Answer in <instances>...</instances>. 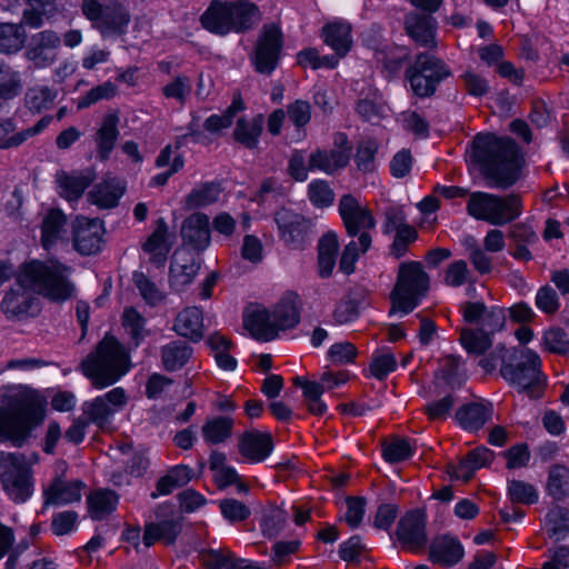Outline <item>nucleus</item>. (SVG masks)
I'll list each match as a JSON object with an SVG mask.
<instances>
[{"label":"nucleus","mask_w":569,"mask_h":569,"mask_svg":"<svg viewBox=\"0 0 569 569\" xmlns=\"http://www.w3.org/2000/svg\"><path fill=\"white\" fill-rule=\"evenodd\" d=\"M118 496L109 489H98L88 497L89 513L92 519L101 520L116 510Z\"/></svg>","instance_id":"nucleus-39"},{"label":"nucleus","mask_w":569,"mask_h":569,"mask_svg":"<svg viewBox=\"0 0 569 569\" xmlns=\"http://www.w3.org/2000/svg\"><path fill=\"white\" fill-rule=\"evenodd\" d=\"M0 482L6 493L17 503L31 497L32 472L23 453L0 451Z\"/></svg>","instance_id":"nucleus-10"},{"label":"nucleus","mask_w":569,"mask_h":569,"mask_svg":"<svg viewBox=\"0 0 569 569\" xmlns=\"http://www.w3.org/2000/svg\"><path fill=\"white\" fill-rule=\"evenodd\" d=\"M83 373L97 389L113 385L130 367L126 349L113 336H104L81 363Z\"/></svg>","instance_id":"nucleus-5"},{"label":"nucleus","mask_w":569,"mask_h":569,"mask_svg":"<svg viewBox=\"0 0 569 569\" xmlns=\"http://www.w3.org/2000/svg\"><path fill=\"white\" fill-rule=\"evenodd\" d=\"M201 267L199 258L193 257L190 252L176 251L170 264V286L176 291H181L186 286L190 284Z\"/></svg>","instance_id":"nucleus-25"},{"label":"nucleus","mask_w":569,"mask_h":569,"mask_svg":"<svg viewBox=\"0 0 569 569\" xmlns=\"http://www.w3.org/2000/svg\"><path fill=\"white\" fill-rule=\"evenodd\" d=\"M94 178V173L91 170L58 174L57 181L61 189L60 196L68 201L78 200Z\"/></svg>","instance_id":"nucleus-32"},{"label":"nucleus","mask_w":569,"mask_h":569,"mask_svg":"<svg viewBox=\"0 0 569 569\" xmlns=\"http://www.w3.org/2000/svg\"><path fill=\"white\" fill-rule=\"evenodd\" d=\"M457 399L452 393H446L445 396L430 401L426 406V412L430 419H445L453 406L456 405Z\"/></svg>","instance_id":"nucleus-61"},{"label":"nucleus","mask_w":569,"mask_h":569,"mask_svg":"<svg viewBox=\"0 0 569 569\" xmlns=\"http://www.w3.org/2000/svg\"><path fill=\"white\" fill-rule=\"evenodd\" d=\"M183 246L202 252L210 244V224L207 214L196 212L186 218L181 226Z\"/></svg>","instance_id":"nucleus-22"},{"label":"nucleus","mask_w":569,"mask_h":569,"mask_svg":"<svg viewBox=\"0 0 569 569\" xmlns=\"http://www.w3.org/2000/svg\"><path fill=\"white\" fill-rule=\"evenodd\" d=\"M309 199L316 207H329L335 199L332 189L326 181L317 180L309 184Z\"/></svg>","instance_id":"nucleus-55"},{"label":"nucleus","mask_w":569,"mask_h":569,"mask_svg":"<svg viewBox=\"0 0 569 569\" xmlns=\"http://www.w3.org/2000/svg\"><path fill=\"white\" fill-rule=\"evenodd\" d=\"M220 192L219 183L207 182L188 194L186 204L190 209L209 206L218 200Z\"/></svg>","instance_id":"nucleus-46"},{"label":"nucleus","mask_w":569,"mask_h":569,"mask_svg":"<svg viewBox=\"0 0 569 569\" xmlns=\"http://www.w3.org/2000/svg\"><path fill=\"white\" fill-rule=\"evenodd\" d=\"M407 34L419 46L436 48V19L426 13L410 12L405 18Z\"/></svg>","instance_id":"nucleus-24"},{"label":"nucleus","mask_w":569,"mask_h":569,"mask_svg":"<svg viewBox=\"0 0 569 569\" xmlns=\"http://www.w3.org/2000/svg\"><path fill=\"white\" fill-rule=\"evenodd\" d=\"M119 117L116 112L106 114L102 126L97 132V152L101 160H107L119 136Z\"/></svg>","instance_id":"nucleus-36"},{"label":"nucleus","mask_w":569,"mask_h":569,"mask_svg":"<svg viewBox=\"0 0 569 569\" xmlns=\"http://www.w3.org/2000/svg\"><path fill=\"white\" fill-rule=\"evenodd\" d=\"M20 88L19 73L0 64V99L8 100L16 97Z\"/></svg>","instance_id":"nucleus-53"},{"label":"nucleus","mask_w":569,"mask_h":569,"mask_svg":"<svg viewBox=\"0 0 569 569\" xmlns=\"http://www.w3.org/2000/svg\"><path fill=\"white\" fill-rule=\"evenodd\" d=\"M207 345L214 353L217 365L224 370H233L237 367V360L229 355L231 341L216 332L208 337Z\"/></svg>","instance_id":"nucleus-45"},{"label":"nucleus","mask_w":569,"mask_h":569,"mask_svg":"<svg viewBox=\"0 0 569 569\" xmlns=\"http://www.w3.org/2000/svg\"><path fill=\"white\" fill-rule=\"evenodd\" d=\"M81 487L80 481L56 479L44 490V506H62L79 501L81 499Z\"/></svg>","instance_id":"nucleus-31"},{"label":"nucleus","mask_w":569,"mask_h":569,"mask_svg":"<svg viewBox=\"0 0 569 569\" xmlns=\"http://www.w3.org/2000/svg\"><path fill=\"white\" fill-rule=\"evenodd\" d=\"M280 238L293 249H301L309 240L311 220L291 209L281 208L274 213Z\"/></svg>","instance_id":"nucleus-17"},{"label":"nucleus","mask_w":569,"mask_h":569,"mask_svg":"<svg viewBox=\"0 0 569 569\" xmlns=\"http://www.w3.org/2000/svg\"><path fill=\"white\" fill-rule=\"evenodd\" d=\"M116 93L117 87L112 82L107 81L102 84L92 88L83 98H81L78 102V108H88L91 104L98 102L99 100L111 99L116 96Z\"/></svg>","instance_id":"nucleus-57"},{"label":"nucleus","mask_w":569,"mask_h":569,"mask_svg":"<svg viewBox=\"0 0 569 569\" xmlns=\"http://www.w3.org/2000/svg\"><path fill=\"white\" fill-rule=\"evenodd\" d=\"M437 386L439 388L460 389L467 380L466 370L461 367L460 358L448 356L443 360L442 367L436 375Z\"/></svg>","instance_id":"nucleus-35"},{"label":"nucleus","mask_w":569,"mask_h":569,"mask_svg":"<svg viewBox=\"0 0 569 569\" xmlns=\"http://www.w3.org/2000/svg\"><path fill=\"white\" fill-rule=\"evenodd\" d=\"M508 495L513 502L522 505H532L538 501V492L536 488L522 480L508 481Z\"/></svg>","instance_id":"nucleus-48"},{"label":"nucleus","mask_w":569,"mask_h":569,"mask_svg":"<svg viewBox=\"0 0 569 569\" xmlns=\"http://www.w3.org/2000/svg\"><path fill=\"white\" fill-rule=\"evenodd\" d=\"M493 459V452L487 447H477L471 450L468 456L453 467L451 477L462 479L465 482L469 481L475 471L487 466Z\"/></svg>","instance_id":"nucleus-34"},{"label":"nucleus","mask_w":569,"mask_h":569,"mask_svg":"<svg viewBox=\"0 0 569 569\" xmlns=\"http://www.w3.org/2000/svg\"><path fill=\"white\" fill-rule=\"evenodd\" d=\"M450 76L451 72L445 62L429 53H419L406 70V78L419 98L435 94L438 84Z\"/></svg>","instance_id":"nucleus-12"},{"label":"nucleus","mask_w":569,"mask_h":569,"mask_svg":"<svg viewBox=\"0 0 569 569\" xmlns=\"http://www.w3.org/2000/svg\"><path fill=\"white\" fill-rule=\"evenodd\" d=\"M546 525L550 537L562 539L569 532V510L553 507L546 517Z\"/></svg>","instance_id":"nucleus-47"},{"label":"nucleus","mask_w":569,"mask_h":569,"mask_svg":"<svg viewBox=\"0 0 569 569\" xmlns=\"http://www.w3.org/2000/svg\"><path fill=\"white\" fill-rule=\"evenodd\" d=\"M339 213L350 237L359 234V244L362 252H366L371 244V237L367 230L376 226L371 212L361 207L352 194H345L339 201Z\"/></svg>","instance_id":"nucleus-13"},{"label":"nucleus","mask_w":569,"mask_h":569,"mask_svg":"<svg viewBox=\"0 0 569 569\" xmlns=\"http://www.w3.org/2000/svg\"><path fill=\"white\" fill-rule=\"evenodd\" d=\"M282 46L280 28L274 23L264 24L251 56L256 71L262 74H271L279 63Z\"/></svg>","instance_id":"nucleus-14"},{"label":"nucleus","mask_w":569,"mask_h":569,"mask_svg":"<svg viewBox=\"0 0 569 569\" xmlns=\"http://www.w3.org/2000/svg\"><path fill=\"white\" fill-rule=\"evenodd\" d=\"M506 322V316L503 309L491 308L486 309V313L482 318L479 329L488 336H492L495 332L501 330Z\"/></svg>","instance_id":"nucleus-63"},{"label":"nucleus","mask_w":569,"mask_h":569,"mask_svg":"<svg viewBox=\"0 0 569 569\" xmlns=\"http://www.w3.org/2000/svg\"><path fill=\"white\" fill-rule=\"evenodd\" d=\"M465 549L459 539L451 535L435 537L429 546V559L443 567H452L460 562Z\"/></svg>","instance_id":"nucleus-23"},{"label":"nucleus","mask_w":569,"mask_h":569,"mask_svg":"<svg viewBox=\"0 0 569 569\" xmlns=\"http://www.w3.org/2000/svg\"><path fill=\"white\" fill-rule=\"evenodd\" d=\"M536 306L548 315H553L559 309V299L556 290L546 284L536 295Z\"/></svg>","instance_id":"nucleus-64"},{"label":"nucleus","mask_w":569,"mask_h":569,"mask_svg":"<svg viewBox=\"0 0 569 569\" xmlns=\"http://www.w3.org/2000/svg\"><path fill=\"white\" fill-rule=\"evenodd\" d=\"M122 322L134 343L138 345L143 338V317L134 308H128L123 312Z\"/></svg>","instance_id":"nucleus-60"},{"label":"nucleus","mask_w":569,"mask_h":569,"mask_svg":"<svg viewBox=\"0 0 569 569\" xmlns=\"http://www.w3.org/2000/svg\"><path fill=\"white\" fill-rule=\"evenodd\" d=\"M103 221L79 216L72 222L73 248L82 256L98 253L103 243Z\"/></svg>","instance_id":"nucleus-18"},{"label":"nucleus","mask_w":569,"mask_h":569,"mask_svg":"<svg viewBox=\"0 0 569 569\" xmlns=\"http://www.w3.org/2000/svg\"><path fill=\"white\" fill-rule=\"evenodd\" d=\"M472 159L489 187L507 190L520 179L523 158L509 137L478 133L472 142Z\"/></svg>","instance_id":"nucleus-2"},{"label":"nucleus","mask_w":569,"mask_h":569,"mask_svg":"<svg viewBox=\"0 0 569 569\" xmlns=\"http://www.w3.org/2000/svg\"><path fill=\"white\" fill-rule=\"evenodd\" d=\"M460 343L469 355L485 356L492 347V339L479 328H462Z\"/></svg>","instance_id":"nucleus-41"},{"label":"nucleus","mask_w":569,"mask_h":569,"mask_svg":"<svg viewBox=\"0 0 569 569\" xmlns=\"http://www.w3.org/2000/svg\"><path fill=\"white\" fill-rule=\"evenodd\" d=\"M378 144L375 140H363L358 144L355 161L359 170L370 172L375 169V156Z\"/></svg>","instance_id":"nucleus-49"},{"label":"nucleus","mask_w":569,"mask_h":569,"mask_svg":"<svg viewBox=\"0 0 569 569\" xmlns=\"http://www.w3.org/2000/svg\"><path fill=\"white\" fill-rule=\"evenodd\" d=\"M124 190L126 184L123 181L110 178L96 184L88 197L91 203L98 206L100 209H112L118 206Z\"/></svg>","instance_id":"nucleus-28"},{"label":"nucleus","mask_w":569,"mask_h":569,"mask_svg":"<svg viewBox=\"0 0 569 569\" xmlns=\"http://www.w3.org/2000/svg\"><path fill=\"white\" fill-rule=\"evenodd\" d=\"M261 20L259 8L249 1L213 0L200 18L208 31L224 36L230 31L244 32Z\"/></svg>","instance_id":"nucleus-6"},{"label":"nucleus","mask_w":569,"mask_h":569,"mask_svg":"<svg viewBox=\"0 0 569 569\" xmlns=\"http://www.w3.org/2000/svg\"><path fill=\"white\" fill-rule=\"evenodd\" d=\"M522 201L517 193L500 197L487 192H472L467 211L477 220H483L493 226L512 222L521 214Z\"/></svg>","instance_id":"nucleus-8"},{"label":"nucleus","mask_w":569,"mask_h":569,"mask_svg":"<svg viewBox=\"0 0 569 569\" xmlns=\"http://www.w3.org/2000/svg\"><path fill=\"white\" fill-rule=\"evenodd\" d=\"M540 366L541 361L536 352L527 348L513 347L505 358L500 375L510 385L525 390L545 389L548 383L541 373Z\"/></svg>","instance_id":"nucleus-9"},{"label":"nucleus","mask_w":569,"mask_h":569,"mask_svg":"<svg viewBox=\"0 0 569 569\" xmlns=\"http://www.w3.org/2000/svg\"><path fill=\"white\" fill-rule=\"evenodd\" d=\"M348 380L349 375L345 371H326L317 379L296 376L292 378V385L295 388H300L303 391H329L343 387Z\"/></svg>","instance_id":"nucleus-30"},{"label":"nucleus","mask_w":569,"mask_h":569,"mask_svg":"<svg viewBox=\"0 0 569 569\" xmlns=\"http://www.w3.org/2000/svg\"><path fill=\"white\" fill-rule=\"evenodd\" d=\"M26 38L22 24L0 23V52H17L23 47Z\"/></svg>","instance_id":"nucleus-44"},{"label":"nucleus","mask_w":569,"mask_h":569,"mask_svg":"<svg viewBox=\"0 0 569 569\" xmlns=\"http://www.w3.org/2000/svg\"><path fill=\"white\" fill-rule=\"evenodd\" d=\"M238 450L250 462H262L273 450L272 436L257 429L248 430L240 436Z\"/></svg>","instance_id":"nucleus-20"},{"label":"nucleus","mask_w":569,"mask_h":569,"mask_svg":"<svg viewBox=\"0 0 569 569\" xmlns=\"http://www.w3.org/2000/svg\"><path fill=\"white\" fill-rule=\"evenodd\" d=\"M156 519L146 525L143 543L152 546L157 541L172 545L182 530V517L173 511L171 506H159L154 512Z\"/></svg>","instance_id":"nucleus-15"},{"label":"nucleus","mask_w":569,"mask_h":569,"mask_svg":"<svg viewBox=\"0 0 569 569\" xmlns=\"http://www.w3.org/2000/svg\"><path fill=\"white\" fill-rule=\"evenodd\" d=\"M360 301L351 296H346L336 307L333 319L337 325H346L359 317Z\"/></svg>","instance_id":"nucleus-50"},{"label":"nucleus","mask_w":569,"mask_h":569,"mask_svg":"<svg viewBox=\"0 0 569 569\" xmlns=\"http://www.w3.org/2000/svg\"><path fill=\"white\" fill-rule=\"evenodd\" d=\"M412 448L408 440L395 438L383 446V458L390 463H397L411 457Z\"/></svg>","instance_id":"nucleus-52"},{"label":"nucleus","mask_w":569,"mask_h":569,"mask_svg":"<svg viewBox=\"0 0 569 569\" xmlns=\"http://www.w3.org/2000/svg\"><path fill=\"white\" fill-rule=\"evenodd\" d=\"M81 12L103 38L124 34L131 20L127 8L117 0L106 4L96 0H82Z\"/></svg>","instance_id":"nucleus-11"},{"label":"nucleus","mask_w":569,"mask_h":569,"mask_svg":"<svg viewBox=\"0 0 569 569\" xmlns=\"http://www.w3.org/2000/svg\"><path fill=\"white\" fill-rule=\"evenodd\" d=\"M493 415V406L489 401H473L462 405L456 411V419L465 430L476 432L480 430Z\"/></svg>","instance_id":"nucleus-26"},{"label":"nucleus","mask_w":569,"mask_h":569,"mask_svg":"<svg viewBox=\"0 0 569 569\" xmlns=\"http://www.w3.org/2000/svg\"><path fill=\"white\" fill-rule=\"evenodd\" d=\"M233 419L229 416L207 419L201 428L203 440L208 445L226 442L232 435Z\"/></svg>","instance_id":"nucleus-37"},{"label":"nucleus","mask_w":569,"mask_h":569,"mask_svg":"<svg viewBox=\"0 0 569 569\" xmlns=\"http://www.w3.org/2000/svg\"><path fill=\"white\" fill-rule=\"evenodd\" d=\"M127 402L124 393H103L82 405V417L88 423L103 428Z\"/></svg>","instance_id":"nucleus-19"},{"label":"nucleus","mask_w":569,"mask_h":569,"mask_svg":"<svg viewBox=\"0 0 569 569\" xmlns=\"http://www.w3.org/2000/svg\"><path fill=\"white\" fill-rule=\"evenodd\" d=\"M66 224L67 216L60 209L48 210L41 223V243L46 250L66 238Z\"/></svg>","instance_id":"nucleus-29"},{"label":"nucleus","mask_w":569,"mask_h":569,"mask_svg":"<svg viewBox=\"0 0 569 569\" xmlns=\"http://www.w3.org/2000/svg\"><path fill=\"white\" fill-rule=\"evenodd\" d=\"M48 401L40 393L0 396V440L21 448L46 420Z\"/></svg>","instance_id":"nucleus-3"},{"label":"nucleus","mask_w":569,"mask_h":569,"mask_svg":"<svg viewBox=\"0 0 569 569\" xmlns=\"http://www.w3.org/2000/svg\"><path fill=\"white\" fill-rule=\"evenodd\" d=\"M349 152L346 150H317L310 154L308 169H319L328 174H332L345 168L349 163Z\"/></svg>","instance_id":"nucleus-33"},{"label":"nucleus","mask_w":569,"mask_h":569,"mask_svg":"<svg viewBox=\"0 0 569 569\" xmlns=\"http://www.w3.org/2000/svg\"><path fill=\"white\" fill-rule=\"evenodd\" d=\"M263 129V116L257 114L251 120L240 118L233 131V138L248 149H254Z\"/></svg>","instance_id":"nucleus-38"},{"label":"nucleus","mask_w":569,"mask_h":569,"mask_svg":"<svg viewBox=\"0 0 569 569\" xmlns=\"http://www.w3.org/2000/svg\"><path fill=\"white\" fill-rule=\"evenodd\" d=\"M59 36L52 30H44L32 36L27 58L38 68L52 64L56 60V49L60 44Z\"/></svg>","instance_id":"nucleus-21"},{"label":"nucleus","mask_w":569,"mask_h":569,"mask_svg":"<svg viewBox=\"0 0 569 569\" xmlns=\"http://www.w3.org/2000/svg\"><path fill=\"white\" fill-rule=\"evenodd\" d=\"M244 562L243 559H238L232 553L222 551H211L206 560L209 569H240Z\"/></svg>","instance_id":"nucleus-58"},{"label":"nucleus","mask_w":569,"mask_h":569,"mask_svg":"<svg viewBox=\"0 0 569 569\" xmlns=\"http://www.w3.org/2000/svg\"><path fill=\"white\" fill-rule=\"evenodd\" d=\"M69 268L58 261L33 260L24 263L17 286L10 288L2 301L1 311L7 318L33 317L39 312V299L29 290L52 301L69 299L74 290L68 279Z\"/></svg>","instance_id":"nucleus-1"},{"label":"nucleus","mask_w":569,"mask_h":569,"mask_svg":"<svg viewBox=\"0 0 569 569\" xmlns=\"http://www.w3.org/2000/svg\"><path fill=\"white\" fill-rule=\"evenodd\" d=\"M325 42L330 46L338 56L343 57L350 50V27L345 23L327 24L323 28Z\"/></svg>","instance_id":"nucleus-43"},{"label":"nucleus","mask_w":569,"mask_h":569,"mask_svg":"<svg viewBox=\"0 0 569 569\" xmlns=\"http://www.w3.org/2000/svg\"><path fill=\"white\" fill-rule=\"evenodd\" d=\"M430 287V278L421 262H401L398 268L397 281L390 293V313L401 311L410 313L426 297Z\"/></svg>","instance_id":"nucleus-7"},{"label":"nucleus","mask_w":569,"mask_h":569,"mask_svg":"<svg viewBox=\"0 0 569 569\" xmlns=\"http://www.w3.org/2000/svg\"><path fill=\"white\" fill-rule=\"evenodd\" d=\"M301 307L299 296L288 291L272 312L264 308L253 309L244 317L243 326L254 339L270 341L278 336L279 330L291 329L299 323Z\"/></svg>","instance_id":"nucleus-4"},{"label":"nucleus","mask_w":569,"mask_h":569,"mask_svg":"<svg viewBox=\"0 0 569 569\" xmlns=\"http://www.w3.org/2000/svg\"><path fill=\"white\" fill-rule=\"evenodd\" d=\"M192 355V348L184 341L176 340L166 345L161 350L162 365L167 370L182 368Z\"/></svg>","instance_id":"nucleus-40"},{"label":"nucleus","mask_w":569,"mask_h":569,"mask_svg":"<svg viewBox=\"0 0 569 569\" xmlns=\"http://www.w3.org/2000/svg\"><path fill=\"white\" fill-rule=\"evenodd\" d=\"M546 490L555 500H563L569 496V468L553 465L548 472Z\"/></svg>","instance_id":"nucleus-42"},{"label":"nucleus","mask_w":569,"mask_h":569,"mask_svg":"<svg viewBox=\"0 0 569 569\" xmlns=\"http://www.w3.org/2000/svg\"><path fill=\"white\" fill-rule=\"evenodd\" d=\"M220 510L223 517L231 522L243 521L250 516V509L236 499L222 500Z\"/></svg>","instance_id":"nucleus-62"},{"label":"nucleus","mask_w":569,"mask_h":569,"mask_svg":"<svg viewBox=\"0 0 569 569\" xmlns=\"http://www.w3.org/2000/svg\"><path fill=\"white\" fill-rule=\"evenodd\" d=\"M396 367L397 360L392 353H376L371 358L369 371L375 378L382 380Z\"/></svg>","instance_id":"nucleus-56"},{"label":"nucleus","mask_w":569,"mask_h":569,"mask_svg":"<svg viewBox=\"0 0 569 569\" xmlns=\"http://www.w3.org/2000/svg\"><path fill=\"white\" fill-rule=\"evenodd\" d=\"M173 330L191 342H199L203 338V316L197 307H188L178 313Z\"/></svg>","instance_id":"nucleus-27"},{"label":"nucleus","mask_w":569,"mask_h":569,"mask_svg":"<svg viewBox=\"0 0 569 569\" xmlns=\"http://www.w3.org/2000/svg\"><path fill=\"white\" fill-rule=\"evenodd\" d=\"M427 517L422 509L407 511L399 520L396 537L402 549L418 553L428 543Z\"/></svg>","instance_id":"nucleus-16"},{"label":"nucleus","mask_w":569,"mask_h":569,"mask_svg":"<svg viewBox=\"0 0 569 569\" xmlns=\"http://www.w3.org/2000/svg\"><path fill=\"white\" fill-rule=\"evenodd\" d=\"M54 96L47 87L32 89L27 93L26 102L28 108L33 112H41L49 109L53 102Z\"/></svg>","instance_id":"nucleus-59"},{"label":"nucleus","mask_w":569,"mask_h":569,"mask_svg":"<svg viewBox=\"0 0 569 569\" xmlns=\"http://www.w3.org/2000/svg\"><path fill=\"white\" fill-rule=\"evenodd\" d=\"M288 520V515L284 510L276 508L264 515L262 520V532L268 538H274L282 530Z\"/></svg>","instance_id":"nucleus-51"},{"label":"nucleus","mask_w":569,"mask_h":569,"mask_svg":"<svg viewBox=\"0 0 569 569\" xmlns=\"http://www.w3.org/2000/svg\"><path fill=\"white\" fill-rule=\"evenodd\" d=\"M543 343L548 351L559 355L569 352V338L561 328H551L545 332Z\"/></svg>","instance_id":"nucleus-54"}]
</instances>
